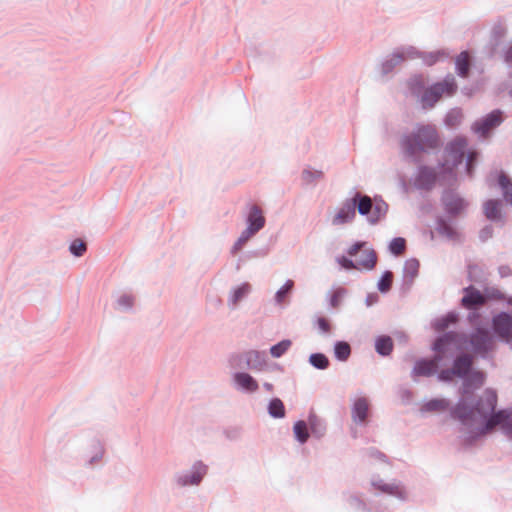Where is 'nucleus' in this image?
Segmentation results:
<instances>
[{
    "mask_svg": "<svg viewBox=\"0 0 512 512\" xmlns=\"http://www.w3.org/2000/svg\"><path fill=\"white\" fill-rule=\"evenodd\" d=\"M484 380L485 375L480 371L472 372L465 379L462 397L453 409V417L469 430L471 438L489 434L497 426L511 433L512 412L508 410L495 412L497 395L493 390H485L477 402L472 401L471 389L481 387Z\"/></svg>",
    "mask_w": 512,
    "mask_h": 512,
    "instance_id": "obj_1",
    "label": "nucleus"
},
{
    "mask_svg": "<svg viewBox=\"0 0 512 512\" xmlns=\"http://www.w3.org/2000/svg\"><path fill=\"white\" fill-rule=\"evenodd\" d=\"M440 138L433 125H421L412 134L405 136L402 147L409 155L428 152L439 146Z\"/></svg>",
    "mask_w": 512,
    "mask_h": 512,
    "instance_id": "obj_2",
    "label": "nucleus"
},
{
    "mask_svg": "<svg viewBox=\"0 0 512 512\" xmlns=\"http://www.w3.org/2000/svg\"><path fill=\"white\" fill-rule=\"evenodd\" d=\"M458 334L447 333L440 337L434 344V350L437 356L433 360H422L415 364L413 373L417 376H430L434 374L438 367V362L442 356L448 351L452 344L458 342Z\"/></svg>",
    "mask_w": 512,
    "mask_h": 512,
    "instance_id": "obj_3",
    "label": "nucleus"
},
{
    "mask_svg": "<svg viewBox=\"0 0 512 512\" xmlns=\"http://www.w3.org/2000/svg\"><path fill=\"white\" fill-rule=\"evenodd\" d=\"M457 90L453 76H447L443 81L437 82L427 88L421 98L424 107H433L443 96H452Z\"/></svg>",
    "mask_w": 512,
    "mask_h": 512,
    "instance_id": "obj_4",
    "label": "nucleus"
},
{
    "mask_svg": "<svg viewBox=\"0 0 512 512\" xmlns=\"http://www.w3.org/2000/svg\"><path fill=\"white\" fill-rule=\"evenodd\" d=\"M359 251H361V256L356 261L357 265H358V270L373 269L377 262L376 252L372 248L366 247V243L359 242V243H355L354 245H352L349 248L348 254H349V256L354 257L358 254Z\"/></svg>",
    "mask_w": 512,
    "mask_h": 512,
    "instance_id": "obj_5",
    "label": "nucleus"
},
{
    "mask_svg": "<svg viewBox=\"0 0 512 512\" xmlns=\"http://www.w3.org/2000/svg\"><path fill=\"white\" fill-rule=\"evenodd\" d=\"M503 121L502 112L495 110L473 125V131L481 137H487L490 131L499 126Z\"/></svg>",
    "mask_w": 512,
    "mask_h": 512,
    "instance_id": "obj_6",
    "label": "nucleus"
},
{
    "mask_svg": "<svg viewBox=\"0 0 512 512\" xmlns=\"http://www.w3.org/2000/svg\"><path fill=\"white\" fill-rule=\"evenodd\" d=\"M466 146L467 141L465 138L457 137L451 141L445 150L447 154L446 164L453 168L461 163L464 158Z\"/></svg>",
    "mask_w": 512,
    "mask_h": 512,
    "instance_id": "obj_7",
    "label": "nucleus"
},
{
    "mask_svg": "<svg viewBox=\"0 0 512 512\" xmlns=\"http://www.w3.org/2000/svg\"><path fill=\"white\" fill-rule=\"evenodd\" d=\"M494 332L506 342H512V316L500 313L493 318Z\"/></svg>",
    "mask_w": 512,
    "mask_h": 512,
    "instance_id": "obj_8",
    "label": "nucleus"
},
{
    "mask_svg": "<svg viewBox=\"0 0 512 512\" xmlns=\"http://www.w3.org/2000/svg\"><path fill=\"white\" fill-rule=\"evenodd\" d=\"M471 344L476 352H487L492 348L493 340L488 331L479 329L472 335Z\"/></svg>",
    "mask_w": 512,
    "mask_h": 512,
    "instance_id": "obj_9",
    "label": "nucleus"
},
{
    "mask_svg": "<svg viewBox=\"0 0 512 512\" xmlns=\"http://www.w3.org/2000/svg\"><path fill=\"white\" fill-rule=\"evenodd\" d=\"M443 203L446 212L451 215H457L461 213L466 207L465 201L452 192H447L444 194Z\"/></svg>",
    "mask_w": 512,
    "mask_h": 512,
    "instance_id": "obj_10",
    "label": "nucleus"
},
{
    "mask_svg": "<svg viewBox=\"0 0 512 512\" xmlns=\"http://www.w3.org/2000/svg\"><path fill=\"white\" fill-rule=\"evenodd\" d=\"M247 221V233H257L264 227L265 218L262 214V210L257 205L251 207Z\"/></svg>",
    "mask_w": 512,
    "mask_h": 512,
    "instance_id": "obj_11",
    "label": "nucleus"
},
{
    "mask_svg": "<svg viewBox=\"0 0 512 512\" xmlns=\"http://www.w3.org/2000/svg\"><path fill=\"white\" fill-rule=\"evenodd\" d=\"M356 198L352 202L344 204L334 216L332 223L334 225H341L350 222L355 217Z\"/></svg>",
    "mask_w": 512,
    "mask_h": 512,
    "instance_id": "obj_12",
    "label": "nucleus"
},
{
    "mask_svg": "<svg viewBox=\"0 0 512 512\" xmlns=\"http://www.w3.org/2000/svg\"><path fill=\"white\" fill-rule=\"evenodd\" d=\"M206 472H207V467L202 463H197L193 467V471H192L191 475L189 477L184 476V477L179 478V483L182 486L197 485L201 482V480L204 477V475L206 474Z\"/></svg>",
    "mask_w": 512,
    "mask_h": 512,
    "instance_id": "obj_13",
    "label": "nucleus"
},
{
    "mask_svg": "<svg viewBox=\"0 0 512 512\" xmlns=\"http://www.w3.org/2000/svg\"><path fill=\"white\" fill-rule=\"evenodd\" d=\"M485 297L472 287L465 289V296L462 298V303L466 308H475L484 304Z\"/></svg>",
    "mask_w": 512,
    "mask_h": 512,
    "instance_id": "obj_14",
    "label": "nucleus"
},
{
    "mask_svg": "<svg viewBox=\"0 0 512 512\" xmlns=\"http://www.w3.org/2000/svg\"><path fill=\"white\" fill-rule=\"evenodd\" d=\"M369 403L366 398H358L353 405L352 414L355 421L364 422L368 416Z\"/></svg>",
    "mask_w": 512,
    "mask_h": 512,
    "instance_id": "obj_15",
    "label": "nucleus"
},
{
    "mask_svg": "<svg viewBox=\"0 0 512 512\" xmlns=\"http://www.w3.org/2000/svg\"><path fill=\"white\" fill-rule=\"evenodd\" d=\"M236 384L249 392H255L258 389L256 380L247 373H236L234 375Z\"/></svg>",
    "mask_w": 512,
    "mask_h": 512,
    "instance_id": "obj_16",
    "label": "nucleus"
},
{
    "mask_svg": "<svg viewBox=\"0 0 512 512\" xmlns=\"http://www.w3.org/2000/svg\"><path fill=\"white\" fill-rule=\"evenodd\" d=\"M472 365V358L468 355L459 356L453 366L452 373L457 376H464L468 373Z\"/></svg>",
    "mask_w": 512,
    "mask_h": 512,
    "instance_id": "obj_17",
    "label": "nucleus"
},
{
    "mask_svg": "<svg viewBox=\"0 0 512 512\" xmlns=\"http://www.w3.org/2000/svg\"><path fill=\"white\" fill-rule=\"evenodd\" d=\"M456 67L458 74L462 77L468 76L470 69V56L469 53L461 52L456 59Z\"/></svg>",
    "mask_w": 512,
    "mask_h": 512,
    "instance_id": "obj_18",
    "label": "nucleus"
},
{
    "mask_svg": "<svg viewBox=\"0 0 512 512\" xmlns=\"http://www.w3.org/2000/svg\"><path fill=\"white\" fill-rule=\"evenodd\" d=\"M376 351L383 355H389L393 349V341L389 336H381L376 340L375 343Z\"/></svg>",
    "mask_w": 512,
    "mask_h": 512,
    "instance_id": "obj_19",
    "label": "nucleus"
},
{
    "mask_svg": "<svg viewBox=\"0 0 512 512\" xmlns=\"http://www.w3.org/2000/svg\"><path fill=\"white\" fill-rule=\"evenodd\" d=\"M498 182H499V186L501 187V189L503 191L505 200L512 205V182H511V180L504 173H500Z\"/></svg>",
    "mask_w": 512,
    "mask_h": 512,
    "instance_id": "obj_20",
    "label": "nucleus"
},
{
    "mask_svg": "<svg viewBox=\"0 0 512 512\" xmlns=\"http://www.w3.org/2000/svg\"><path fill=\"white\" fill-rule=\"evenodd\" d=\"M268 411L269 414L275 418H283L285 416L284 404L278 398H274L270 401Z\"/></svg>",
    "mask_w": 512,
    "mask_h": 512,
    "instance_id": "obj_21",
    "label": "nucleus"
},
{
    "mask_svg": "<svg viewBox=\"0 0 512 512\" xmlns=\"http://www.w3.org/2000/svg\"><path fill=\"white\" fill-rule=\"evenodd\" d=\"M355 198L357 203V209L360 214L366 215L372 210L373 203L369 196H359L357 194Z\"/></svg>",
    "mask_w": 512,
    "mask_h": 512,
    "instance_id": "obj_22",
    "label": "nucleus"
},
{
    "mask_svg": "<svg viewBox=\"0 0 512 512\" xmlns=\"http://www.w3.org/2000/svg\"><path fill=\"white\" fill-rule=\"evenodd\" d=\"M436 232L441 236L451 239L456 236L454 228L443 219L437 221Z\"/></svg>",
    "mask_w": 512,
    "mask_h": 512,
    "instance_id": "obj_23",
    "label": "nucleus"
},
{
    "mask_svg": "<svg viewBox=\"0 0 512 512\" xmlns=\"http://www.w3.org/2000/svg\"><path fill=\"white\" fill-rule=\"evenodd\" d=\"M246 364L254 369L261 366L264 362L263 355L258 351H249L245 354Z\"/></svg>",
    "mask_w": 512,
    "mask_h": 512,
    "instance_id": "obj_24",
    "label": "nucleus"
},
{
    "mask_svg": "<svg viewBox=\"0 0 512 512\" xmlns=\"http://www.w3.org/2000/svg\"><path fill=\"white\" fill-rule=\"evenodd\" d=\"M334 353L337 359L345 361L349 358L351 349L347 342H337L335 344Z\"/></svg>",
    "mask_w": 512,
    "mask_h": 512,
    "instance_id": "obj_25",
    "label": "nucleus"
},
{
    "mask_svg": "<svg viewBox=\"0 0 512 512\" xmlns=\"http://www.w3.org/2000/svg\"><path fill=\"white\" fill-rule=\"evenodd\" d=\"M449 406L448 401L445 399H432L424 404V409L426 411H443L447 409Z\"/></svg>",
    "mask_w": 512,
    "mask_h": 512,
    "instance_id": "obj_26",
    "label": "nucleus"
},
{
    "mask_svg": "<svg viewBox=\"0 0 512 512\" xmlns=\"http://www.w3.org/2000/svg\"><path fill=\"white\" fill-rule=\"evenodd\" d=\"M294 434L299 442L304 443L307 441L309 434L307 425L304 421H298L294 425Z\"/></svg>",
    "mask_w": 512,
    "mask_h": 512,
    "instance_id": "obj_27",
    "label": "nucleus"
},
{
    "mask_svg": "<svg viewBox=\"0 0 512 512\" xmlns=\"http://www.w3.org/2000/svg\"><path fill=\"white\" fill-rule=\"evenodd\" d=\"M462 118V112L458 109H453L446 115L445 123L447 126L453 128L461 123Z\"/></svg>",
    "mask_w": 512,
    "mask_h": 512,
    "instance_id": "obj_28",
    "label": "nucleus"
},
{
    "mask_svg": "<svg viewBox=\"0 0 512 512\" xmlns=\"http://www.w3.org/2000/svg\"><path fill=\"white\" fill-rule=\"evenodd\" d=\"M250 285L248 283H243L241 286L237 287L232 296H231V302L235 306L237 303L245 297L250 292Z\"/></svg>",
    "mask_w": 512,
    "mask_h": 512,
    "instance_id": "obj_29",
    "label": "nucleus"
},
{
    "mask_svg": "<svg viewBox=\"0 0 512 512\" xmlns=\"http://www.w3.org/2000/svg\"><path fill=\"white\" fill-rule=\"evenodd\" d=\"M484 213L489 219H496L499 216V204L497 201L489 200L484 205Z\"/></svg>",
    "mask_w": 512,
    "mask_h": 512,
    "instance_id": "obj_30",
    "label": "nucleus"
},
{
    "mask_svg": "<svg viewBox=\"0 0 512 512\" xmlns=\"http://www.w3.org/2000/svg\"><path fill=\"white\" fill-rule=\"evenodd\" d=\"M310 363L318 369H326L329 365L328 358L321 353H315L310 356Z\"/></svg>",
    "mask_w": 512,
    "mask_h": 512,
    "instance_id": "obj_31",
    "label": "nucleus"
},
{
    "mask_svg": "<svg viewBox=\"0 0 512 512\" xmlns=\"http://www.w3.org/2000/svg\"><path fill=\"white\" fill-rule=\"evenodd\" d=\"M291 346L290 340H282L276 345H273L270 349V353L273 357H281Z\"/></svg>",
    "mask_w": 512,
    "mask_h": 512,
    "instance_id": "obj_32",
    "label": "nucleus"
},
{
    "mask_svg": "<svg viewBox=\"0 0 512 512\" xmlns=\"http://www.w3.org/2000/svg\"><path fill=\"white\" fill-rule=\"evenodd\" d=\"M457 317L454 314H448L445 317L438 319L434 323V328L437 331H444L449 327L450 324L455 323Z\"/></svg>",
    "mask_w": 512,
    "mask_h": 512,
    "instance_id": "obj_33",
    "label": "nucleus"
},
{
    "mask_svg": "<svg viewBox=\"0 0 512 512\" xmlns=\"http://www.w3.org/2000/svg\"><path fill=\"white\" fill-rule=\"evenodd\" d=\"M390 251L394 254V255H401L404 253L405 251V248H406V241L404 238H394L391 243H390Z\"/></svg>",
    "mask_w": 512,
    "mask_h": 512,
    "instance_id": "obj_34",
    "label": "nucleus"
},
{
    "mask_svg": "<svg viewBox=\"0 0 512 512\" xmlns=\"http://www.w3.org/2000/svg\"><path fill=\"white\" fill-rule=\"evenodd\" d=\"M255 233H247V228L242 232L239 239L236 241L232 248V253L236 254L239 250L242 249V247L245 245V243L254 235Z\"/></svg>",
    "mask_w": 512,
    "mask_h": 512,
    "instance_id": "obj_35",
    "label": "nucleus"
},
{
    "mask_svg": "<svg viewBox=\"0 0 512 512\" xmlns=\"http://www.w3.org/2000/svg\"><path fill=\"white\" fill-rule=\"evenodd\" d=\"M345 294H346V290L344 288L335 289L330 298L331 306L333 308H337L340 305Z\"/></svg>",
    "mask_w": 512,
    "mask_h": 512,
    "instance_id": "obj_36",
    "label": "nucleus"
},
{
    "mask_svg": "<svg viewBox=\"0 0 512 512\" xmlns=\"http://www.w3.org/2000/svg\"><path fill=\"white\" fill-rule=\"evenodd\" d=\"M70 251L75 256H82L86 251V244L82 240L76 239L71 243Z\"/></svg>",
    "mask_w": 512,
    "mask_h": 512,
    "instance_id": "obj_37",
    "label": "nucleus"
},
{
    "mask_svg": "<svg viewBox=\"0 0 512 512\" xmlns=\"http://www.w3.org/2000/svg\"><path fill=\"white\" fill-rule=\"evenodd\" d=\"M393 275L391 272H385L379 281L378 288L381 292H386L391 288Z\"/></svg>",
    "mask_w": 512,
    "mask_h": 512,
    "instance_id": "obj_38",
    "label": "nucleus"
},
{
    "mask_svg": "<svg viewBox=\"0 0 512 512\" xmlns=\"http://www.w3.org/2000/svg\"><path fill=\"white\" fill-rule=\"evenodd\" d=\"M294 283L292 280H288L284 286L276 293V299L279 303L283 302L286 295L292 290Z\"/></svg>",
    "mask_w": 512,
    "mask_h": 512,
    "instance_id": "obj_39",
    "label": "nucleus"
},
{
    "mask_svg": "<svg viewBox=\"0 0 512 512\" xmlns=\"http://www.w3.org/2000/svg\"><path fill=\"white\" fill-rule=\"evenodd\" d=\"M419 269V262L415 259H410L406 261L405 263V270L407 273H409L412 277H414Z\"/></svg>",
    "mask_w": 512,
    "mask_h": 512,
    "instance_id": "obj_40",
    "label": "nucleus"
},
{
    "mask_svg": "<svg viewBox=\"0 0 512 512\" xmlns=\"http://www.w3.org/2000/svg\"><path fill=\"white\" fill-rule=\"evenodd\" d=\"M337 262L343 267L344 269L351 270V269H358L357 262L354 263L351 259L346 258L345 256H341L337 259Z\"/></svg>",
    "mask_w": 512,
    "mask_h": 512,
    "instance_id": "obj_41",
    "label": "nucleus"
},
{
    "mask_svg": "<svg viewBox=\"0 0 512 512\" xmlns=\"http://www.w3.org/2000/svg\"><path fill=\"white\" fill-rule=\"evenodd\" d=\"M318 328L323 333H328L331 330V324L329 320L325 317H319L316 321Z\"/></svg>",
    "mask_w": 512,
    "mask_h": 512,
    "instance_id": "obj_42",
    "label": "nucleus"
},
{
    "mask_svg": "<svg viewBox=\"0 0 512 512\" xmlns=\"http://www.w3.org/2000/svg\"><path fill=\"white\" fill-rule=\"evenodd\" d=\"M372 209H374V212L377 213L378 219L386 214L388 207L384 202H376Z\"/></svg>",
    "mask_w": 512,
    "mask_h": 512,
    "instance_id": "obj_43",
    "label": "nucleus"
},
{
    "mask_svg": "<svg viewBox=\"0 0 512 512\" xmlns=\"http://www.w3.org/2000/svg\"><path fill=\"white\" fill-rule=\"evenodd\" d=\"M477 158V153L475 151H471L467 155V172L469 175L472 174L473 163Z\"/></svg>",
    "mask_w": 512,
    "mask_h": 512,
    "instance_id": "obj_44",
    "label": "nucleus"
},
{
    "mask_svg": "<svg viewBox=\"0 0 512 512\" xmlns=\"http://www.w3.org/2000/svg\"><path fill=\"white\" fill-rule=\"evenodd\" d=\"M443 55H444V54H442V53H440V52L431 53V54H429V55H427V56L425 57V59H424V60H425V63H426L427 65L431 66V65L435 64V63L439 60V58H440L441 56H443Z\"/></svg>",
    "mask_w": 512,
    "mask_h": 512,
    "instance_id": "obj_45",
    "label": "nucleus"
},
{
    "mask_svg": "<svg viewBox=\"0 0 512 512\" xmlns=\"http://www.w3.org/2000/svg\"><path fill=\"white\" fill-rule=\"evenodd\" d=\"M504 60L508 63L512 62V39L504 51Z\"/></svg>",
    "mask_w": 512,
    "mask_h": 512,
    "instance_id": "obj_46",
    "label": "nucleus"
},
{
    "mask_svg": "<svg viewBox=\"0 0 512 512\" xmlns=\"http://www.w3.org/2000/svg\"><path fill=\"white\" fill-rule=\"evenodd\" d=\"M119 304L126 308L131 307L133 304V298L130 296H122L119 299Z\"/></svg>",
    "mask_w": 512,
    "mask_h": 512,
    "instance_id": "obj_47",
    "label": "nucleus"
},
{
    "mask_svg": "<svg viewBox=\"0 0 512 512\" xmlns=\"http://www.w3.org/2000/svg\"><path fill=\"white\" fill-rule=\"evenodd\" d=\"M505 35V29L502 27H497L493 31V37L495 41L500 40Z\"/></svg>",
    "mask_w": 512,
    "mask_h": 512,
    "instance_id": "obj_48",
    "label": "nucleus"
},
{
    "mask_svg": "<svg viewBox=\"0 0 512 512\" xmlns=\"http://www.w3.org/2000/svg\"><path fill=\"white\" fill-rule=\"evenodd\" d=\"M450 374H453L452 371H442L439 377L441 380H450Z\"/></svg>",
    "mask_w": 512,
    "mask_h": 512,
    "instance_id": "obj_49",
    "label": "nucleus"
},
{
    "mask_svg": "<svg viewBox=\"0 0 512 512\" xmlns=\"http://www.w3.org/2000/svg\"><path fill=\"white\" fill-rule=\"evenodd\" d=\"M380 489H381L382 491H384V492H389V493H391V492H392V491H391V486H390V485H384V486L380 487Z\"/></svg>",
    "mask_w": 512,
    "mask_h": 512,
    "instance_id": "obj_50",
    "label": "nucleus"
},
{
    "mask_svg": "<svg viewBox=\"0 0 512 512\" xmlns=\"http://www.w3.org/2000/svg\"><path fill=\"white\" fill-rule=\"evenodd\" d=\"M393 60H395L396 63H398V62L403 60V57L401 55H399V54H394L393 55Z\"/></svg>",
    "mask_w": 512,
    "mask_h": 512,
    "instance_id": "obj_51",
    "label": "nucleus"
},
{
    "mask_svg": "<svg viewBox=\"0 0 512 512\" xmlns=\"http://www.w3.org/2000/svg\"><path fill=\"white\" fill-rule=\"evenodd\" d=\"M303 176H304V178H305V179H307V180H308V179H309V177H311V176H312V173H311V172H309V171H304Z\"/></svg>",
    "mask_w": 512,
    "mask_h": 512,
    "instance_id": "obj_52",
    "label": "nucleus"
},
{
    "mask_svg": "<svg viewBox=\"0 0 512 512\" xmlns=\"http://www.w3.org/2000/svg\"><path fill=\"white\" fill-rule=\"evenodd\" d=\"M413 83L421 84V81H420V79L415 78V79L413 80Z\"/></svg>",
    "mask_w": 512,
    "mask_h": 512,
    "instance_id": "obj_53",
    "label": "nucleus"
},
{
    "mask_svg": "<svg viewBox=\"0 0 512 512\" xmlns=\"http://www.w3.org/2000/svg\"><path fill=\"white\" fill-rule=\"evenodd\" d=\"M316 176H317V177H321V176H322V173H321V172H319V171H317V172H316Z\"/></svg>",
    "mask_w": 512,
    "mask_h": 512,
    "instance_id": "obj_54",
    "label": "nucleus"
},
{
    "mask_svg": "<svg viewBox=\"0 0 512 512\" xmlns=\"http://www.w3.org/2000/svg\"><path fill=\"white\" fill-rule=\"evenodd\" d=\"M511 303H512V300H511Z\"/></svg>",
    "mask_w": 512,
    "mask_h": 512,
    "instance_id": "obj_55",
    "label": "nucleus"
}]
</instances>
